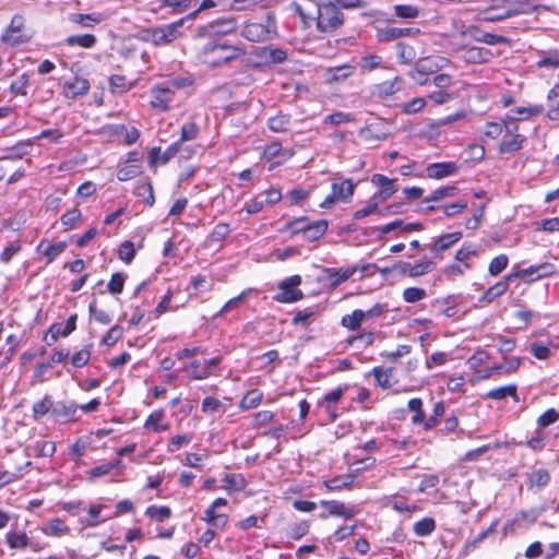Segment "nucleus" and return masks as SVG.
<instances>
[{
    "mask_svg": "<svg viewBox=\"0 0 559 559\" xmlns=\"http://www.w3.org/2000/svg\"><path fill=\"white\" fill-rule=\"evenodd\" d=\"M191 75L170 78L150 90V106L158 112L170 110L177 103V92L193 84Z\"/></svg>",
    "mask_w": 559,
    "mask_h": 559,
    "instance_id": "obj_1",
    "label": "nucleus"
},
{
    "mask_svg": "<svg viewBox=\"0 0 559 559\" xmlns=\"http://www.w3.org/2000/svg\"><path fill=\"white\" fill-rule=\"evenodd\" d=\"M243 53L238 46L228 44L223 39H207L199 49V60L212 68L225 64Z\"/></svg>",
    "mask_w": 559,
    "mask_h": 559,
    "instance_id": "obj_2",
    "label": "nucleus"
},
{
    "mask_svg": "<svg viewBox=\"0 0 559 559\" xmlns=\"http://www.w3.org/2000/svg\"><path fill=\"white\" fill-rule=\"evenodd\" d=\"M344 23V14L329 0H320L316 5V26L321 33H333Z\"/></svg>",
    "mask_w": 559,
    "mask_h": 559,
    "instance_id": "obj_3",
    "label": "nucleus"
},
{
    "mask_svg": "<svg viewBox=\"0 0 559 559\" xmlns=\"http://www.w3.org/2000/svg\"><path fill=\"white\" fill-rule=\"evenodd\" d=\"M241 35L253 43L270 40L277 35L274 16L269 13L262 22L248 23L241 31Z\"/></svg>",
    "mask_w": 559,
    "mask_h": 559,
    "instance_id": "obj_4",
    "label": "nucleus"
},
{
    "mask_svg": "<svg viewBox=\"0 0 559 559\" xmlns=\"http://www.w3.org/2000/svg\"><path fill=\"white\" fill-rule=\"evenodd\" d=\"M237 28V21L234 16H225L199 26L197 36L207 39H222L223 36L231 34Z\"/></svg>",
    "mask_w": 559,
    "mask_h": 559,
    "instance_id": "obj_5",
    "label": "nucleus"
},
{
    "mask_svg": "<svg viewBox=\"0 0 559 559\" xmlns=\"http://www.w3.org/2000/svg\"><path fill=\"white\" fill-rule=\"evenodd\" d=\"M186 22V19L182 17L176 22L165 24L152 29L147 31L150 36V40L155 46H164L173 43L177 38L181 37L182 32L181 28Z\"/></svg>",
    "mask_w": 559,
    "mask_h": 559,
    "instance_id": "obj_6",
    "label": "nucleus"
},
{
    "mask_svg": "<svg viewBox=\"0 0 559 559\" xmlns=\"http://www.w3.org/2000/svg\"><path fill=\"white\" fill-rule=\"evenodd\" d=\"M301 284L300 275H292L278 283V293L274 296V300L283 304L296 302L304 297V293L299 289Z\"/></svg>",
    "mask_w": 559,
    "mask_h": 559,
    "instance_id": "obj_7",
    "label": "nucleus"
},
{
    "mask_svg": "<svg viewBox=\"0 0 559 559\" xmlns=\"http://www.w3.org/2000/svg\"><path fill=\"white\" fill-rule=\"evenodd\" d=\"M331 189V193L320 203L321 209H331L337 202H349L355 185L352 179H344L341 182H332Z\"/></svg>",
    "mask_w": 559,
    "mask_h": 559,
    "instance_id": "obj_8",
    "label": "nucleus"
},
{
    "mask_svg": "<svg viewBox=\"0 0 559 559\" xmlns=\"http://www.w3.org/2000/svg\"><path fill=\"white\" fill-rule=\"evenodd\" d=\"M539 516V512L535 509L518 511L514 516L508 520L502 527V535L514 534L519 530H527L533 525Z\"/></svg>",
    "mask_w": 559,
    "mask_h": 559,
    "instance_id": "obj_9",
    "label": "nucleus"
},
{
    "mask_svg": "<svg viewBox=\"0 0 559 559\" xmlns=\"http://www.w3.org/2000/svg\"><path fill=\"white\" fill-rule=\"evenodd\" d=\"M320 506L328 510V513H321L320 519L325 520L329 515L341 516L345 520L353 519L360 512L358 506H346L338 500H321Z\"/></svg>",
    "mask_w": 559,
    "mask_h": 559,
    "instance_id": "obj_10",
    "label": "nucleus"
},
{
    "mask_svg": "<svg viewBox=\"0 0 559 559\" xmlns=\"http://www.w3.org/2000/svg\"><path fill=\"white\" fill-rule=\"evenodd\" d=\"M395 267L399 269L397 272L402 275L418 277L432 272L436 269V263L431 260H421L416 263L400 261L395 263Z\"/></svg>",
    "mask_w": 559,
    "mask_h": 559,
    "instance_id": "obj_11",
    "label": "nucleus"
},
{
    "mask_svg": "<svg viewBox=\"0 0 559 559\" xmlns=\"http://www.w3.org/2000/svg\"><path fill=\"white\" fill-rule=\"evenodd\" d=\"M23 17L20 15L13 16L5 33L2 35V40L10 46H19L28 41V37L22 33Z\"/></svg>",
    "mask_w": 559,
    "mask_h": 559,
    "instance_id": "obj_12",
    "label": "nucleus"
},
{
    "mask_svg": "<svg viewBox=\"0 0 559 559\" xmlns=\"http://www.w3.org/2000/svg\"><path fill=\"white\" fill-rule=\"evenodd\" d=\"M555 272V266L551 263H540L538 265H531L511 273L514 278H527L528 281H536L543 277L550 276Z\"/></svg>",
    "mask_w": 559,
    "mask_h": 559,
    "instance_id": "obj_13",
    "label": "nucleus"
},
{
    "mask_svg": "<svg viewBox=\"0 0 559 559\" xmlns=\"http://www.w3.org/2000/svg\"><path fill=\"white\" fill-rule=\"evenodd\" d=\"M178 154L185 158L190 157V153L185 154L179 148V143H171L164 152H162L160 147H153L148 153V157L151 164L159 163L162 165H165Z\"/></svg>",
    "mask_w": 559,
    "mask_h": 559,
    "instance_id": "obj_14",
    "label": "nucleus"
},
{
    "mask_svg": "<svg viewBox=\"0 0 559 559\" xmlns=\"http://www.w3.org/2000/svg\"><path fill=\"white\" fill-rule=\"evenodd\" d=\"M459 169L460 167L455 162L432 163L426 167V174L430 179L440 180L455 175Z\"/></svg>",
    "mask_w": 559,
    "mask_h": 559,
    "instance_id": "obj_15",
    "label": "nucleus"
},
{
    "mask_svg": "<svg viewBox=\"0 0 559 559\" xmlns=\"http://www.w3.org/2000/svg\"><path fill=\"white\" fill-rule=\"evenodd\" d=\"M394 182L395 179H390L382 174H374L371 177V183L379 187L380 190L373 194V198L378 201H384L391 198L396 192Z\"/></svg>",
    "mask_w": 559,
    "mask_h": 559,
    "instance_id": "obj_16",
    "label": "nucleus"
},
{
    "mask_svg": "<svg viewBox=\"0 0 559 559\" xmlns=\"http://www.w3.org/2000/svg\"><path fill=\"white\" fill-rule=\"evenodd\" d=\"M90 90V82L84 79L76 76L73 80L67 81L62 87V94L66 98L74 99L76 97L85 95Z\"/></svg>",
    "mask_w": 559,
    "mask_h": 559,
    "instance_id": "obj_17",
    "label": "nucleus"
},
{
    "mask_svg": "<svg viewBox=\"0 0 559 559\" xmlns=\"http://www.w3.org/2000/svg\"><path fill=\"white\" fill-rule=\"evenodd\" d=\"M67 249L64 241L51 243L47 239H43L36 247V252L46 258L47 264L51 263Z\"/></svg>",
    "mask_w": 559,
    "mask_h": 559,
    "instance_id": "obj_18",
    "label": "nucleus"
},
{
    "mask_svg": "<svg viewBox=\"0 0 559 559\" xmlns=\"http://www.w3.org/2000/svg\"><path fill=\"white\" fill-rule=\"evenodd\" d=\"M105 20V16L100 12H92L87 14L83 13H71L69 15V21L72 24H75L82 28H93L97 24L102 23Z\"/></svg>",
    "mask_w": 559,
    "mask_h": 559,
    "instance_id": "obj_19",
    "label": "nucleus"
},
{
    "mask_svg": "<svg viewBox=\"0 0 559 559\" xmlns=\"http://www.w3.org/2000/svg\"><path fill=\"white\" fill-rule=\"evenodd\" d=\"M462 237L463 234L461 231L443 234L430 245V251L433 254H439L450 249L454 243L459 242Z\"/></svg>",
    "mask_w": 559,
    "mask_h": 559,
    "instance_id": "obj_20",
    "label": "nucleus"
},
{
    "mask_svg": "<svg viewBox=\"0 0 559 559\" xmlns=\"http://www.w3.org/2000/svg\"><path fill=\"white\" fill-rule=\"evenodd\" d=\"M419 33V28L414 27H388L378 32V39L380 41H391L405 36H415Z\"/></svg>",
    "mask_w": 559,
    "mask_h": 559,
    "instance_id": "obj_21",
    "label": "nucleus"
},
{
    "mask_svg": "<svg viewBox=\"0 0 559 559\" xmlns=\"http://www.w3.org/2000/svg\"><path fill=\"white\" fill-rule=\"evenodd\" d=\"M5 544L10 549L24 550L31 545V538L24 531L10 530L5 534Z\"/></svg>",
    "mask_w": 559,
    "mask_h": 559,
    "instance_id": "obj_22",
    "label": "nucleus"
},
{
    "mask_svg": "<svg viewBox=\"0 0 559 559\" xmlns=\"http://www.w3.org/2000/svg\"><path fill=\"white\" fill-rule=\"evenodd\" d=\"M199 133L200 127L194 121H188L181 126L180 138L175 143H179V148L185 154H191V151H188V146H185V142L195 140Z\"/></svg>",
    "mask_w": 559,
    "mask_h": 559,
    "instance_id": "obj_23",
    "label": "nucleus"
},
{
    "mask_svg": "<svg viewBox=\"0 0 559 559\" xmlns=\"http://www.w3.org/2000/svg\"><path fill=\"white\" fill-rule=\"evenodd\" d=\"M164 420H165L164 409H156L147 416L146 420L144 421L143 428L147 429V430H152L153 432H156V433L167 431L169 429V425L164 423Z\"/></svg>",
    "mask_w": 559,
    "mask_h": 559,
    "instance_id": "obj_24",
    "label": "nucleus"
},
{
    "mask_svg": "<svg viewBox=\"0 0 559 559\" xmlns=\"http://www.w3.org/2000/svg\"><path fill=\"white\" fill-rule=\"evenodd\" d=\"M444 62H447V59L441 57H427L419 59L415 66L417 67V72L431 75L441 69Z\"/></svg>",
    "mask_w": 559,
    "mask_h": 559,
    "instance_id": "obj_25",
    "label": "nucleus"
},
{
    "mask_svg": "<svg viewBox=\"0 0 559 559\" xmlns=\"http://www.w3.org/2000/svg\"><path fill=\"white\" fill-rule=\"evenodd\" d=\"M355 71V67L350 64H343L334 68H329L325 72V81L328 83H340L347 80Z\"/></svg>",
    "mask_w": 559,
    "mask_h": 559,
    "instance_id": "obj_26",
    "label": "nucleus"
},
{
    "mask_svg": "<svg viewBox=\"0 0 559 559\" xmlns=\"http://www.w3.org/2000/svg\"><path fill=\"white\" fill-rule=\"evenodd\" d=\"M40 531L44 535L52 537H61L70 533L69 526L63 520L59 518L49 520L47 524L40 528Z\"/></svg>",
    "mask_w": 559,
    "mask_h": 559,
    "instance_id": "obj_27",
    "label": "nucleus"
},
{
    "mask_svg": "<svg viewBox=\"0 0 559 559\" xmlns=\"http://www.w3.org/2000/svg\"><path fill=\"white\" fill-rule=\"evenodd\" d=\"M354 481H355V475L344 474V475H337L330 479H325L323 481V485L329 491H338L342 489L350 488L352 485L354 484Z\"/></svg>",
    "mask_w": 559,
    "mask_h": 559,
    "instance_id": "obj_28",
    "label": "nucleus"
},
{
    "mask_svg": "<svg viewBox=\"0 0 559 559\" xmlns=\"http://www.w3.org/2000/svg\"><path fill=\"white\" fill-rule=\"evenodd\" d=\"M526 142L525 135H513L511 138L503 139L498 147L500 154H512L523 148Z\"/></svg>",
    "mask_w": 559,
    "mask_h": 559,
    "instance_id": "obj_29",
    "label": "nucleus"
},
{
    "mask_svg": "<svg viewBox=\"0 0 559 559\" xmlns=\"http://www.w3.org/2000/svg\"><path fill=\"white\" fill-rule=\"evenodd\" d=\"M460 189L456 186H443L433 190L428 197L424 199V203L440 202L447 198L456 197Z\"/></svg>",
    "mask_w": 559,
    "mask_h": 559,
    "instance_id": "obj_30",
    "label": "nucleus"
},
{
    "mask_svg": "<svg viewBox=\"0 0 559 559\" xmlns=\"http://www.w3.org/2000/svg\"><path fill=\"white\" fill-rule=\"evenodd\" d=\"M404 82L400 76L393 80L384 81L376 86V92L380 97H389L403 88Z\"/></svg>",
    "mask_w": 559,
    "mask_h": 559,
    "instance_id": "obj_31",
    "label": "nucleus"
},
{
    "mask_svg": "<svg viewBox=\"0 0 559 559\" xmlns=\"http://www.w3.org/2000/svg\"><path fill=\"white\" fill-rule=\"evenodd\" d=\"M329 223L326 219H319L307 225L305 230V239L316 241L320 239L328 230Z\"/></svg>",
    "mask_w": 559,
    "mask_h": 559,
    "instance_id": "obj_32",
    "label": "nucleus"
},
{
    "mask_svg": "<svg viewBox=\"0 0 559 559\" xmlns=\"http://www.w3.org/2000/svg\"><path fill=\"white\" fill-rule=\"evenodd\" d=\"M97 43V38L93 34H81V35H71L64 39V45L68 47L79 46L82 48H93Z\"/></svg>",
    "mask_w": 559,
    "mask_h": 559,
    "instance_id": "obj_33",
    "label": "nucleus"
},
{
    "mask_svg": "<svg viewBox=\"0 0 559 559\" xmlns=\"http://www.w3.org/2000/svg\"><path fill=\"white\" fill-rule=\"evenodd\" d=\"M357 271L356 266H348L346 269L329 267L325 273L330 278H333L332 287H336L341 283L350 278Z\"/></svg>",
    "mask_w": 559,
    "mask_h": 559,
    "instance_id": "obj_34",
    "label": "nucleus"
},
{
    "mask_svg": "<svg viewBox=\"0 0 559 559\" xmlns=\"http://www.w3.org/2000/svg\"><path fill=\"white\" fill-rule=\"evenodd\" d=\"M112 134L122 138L127 145L134 144L140 138V131L135 127L128 128L124 124L115 126Z\"/></svg>",
    "mask_w": 559,
    "mask_h": 559,
    "instance_id": "obj_35",
    "label": "nucleus"
},
{
    "mask_svg": "<svg viewBox=\"0 0 559 559\" xmlns=\"http://www.w3.org/2000/svg\"><path fill=\"white\" fill-rule=\"evenodd\" d=\"M189 378L192 380H204L215 374L214 371H209L205 361L193 360L187 368Z\"/></svg>",
    "mask_w": 559,
    "mask_h": 559,
    "instance_id": "obj_36",
    "label": "nucleus"
},
{
    "mask_svg": "<svg viewBox=\"0 0 559 559\" xmlns=\"http://www.w3.org/2000/svg\"><path fill=\"white\" fill-rule=\"evenodd\" d=\"M134 193L136 197L141 198L146 205H148V206L154 205V203H155L154 190H153V186L150 181H147V180L139 181L135 185Z\"/></svg>",
    "mask_w": 559,
    "mask_h": 559,
    "instance_id": "obj_37",
    "label": "nucleus"
},
{
    "mask_svg": "<svg viewBox=\"0 0 559 559\" xmlns=\"http://www.w3.org/2000/svg\"><path fill=\"white\" fill-rule=\"evenodd\" d=\"M78 405L73 402L58 403L52 408V416L57 419L71 420L76 414Z\"/></svg>",
    "mask_w": 559,
    "mask_h": 559,
    "instance_id": "obj_38",
    "label": "nucleus"
},
{
    "mask_svg": "<svg viewBox=\"0 0 559 559\" xmlns=\"http://www.w3.org/2000/svg\"><path fill=\"white\" fill-rule=\"evenodd\" d=\"M144 513L148 519L158 523L168 520L173 514L171 509L169 507L154 504L148 506L145 509Z\"/></svg>",
    "mask_w": 559,
    "mask_h": 559,
    "instance_id": "obj_39",
    "label": "nucleus"
},
{
    "mask_svg": "<svg viewBox=\"0 0 559 559\" xmlns=\"http://www.w3.org/2000/svg\"><path fill=\"white\" fill-rule=\"evenodd\" d=\"M492 56V52L484 47H471L466 51V60L473 63L488 62Z\"/></svg>",
    "mask_w": 559,
    "mask_h": 559,
    "instance_id": "obj_40",
    "label": "nucleus"
},
{
    "mask_svg": "<svg viewBox=\"0 0 559 559\" xmlns=\"http://www.w3.org/2000/svg\"><path fill=\"white\" fill-rule=\"evenodd\" d=\"M290 116L278 114L276 116L270 117L267 120V127L273 132H286L290 127Z\"/></svg>",
    "mask_w": 559,
    "mask_h": 559,
    "instance_id": "obj_41",
    "label": "nucleus"
},
{
    "mask_svg": "<svg viewBox=\"0 0 559 559\" xmlns=\"http://www.w3.org/2000/svg\"><path fill=\"white\" fill-rule=\"evenodd\" d=\"M364 318V310L356 309L350 314H346L342 318V325L350 331H356L360 328Z\"/></svg>",
    "mask_w": 559,
    "mask_h": 559,
    "instance_id": "obj_42",
    "label": "nucleus"
},
{
    "mask_svg": "<svg viewBox=\"0 0 559 559\" xmlns=\"http://www.w3.org/2000/svg\"><path fill=\"white\" fill-rule=\"evenodd\" d=\"M372 374L376 379V382L382 389H390L392 386V369L391 368H382L374 367L372 369Z\"/></svg>",
    "mask_w": 559,
    "mask_h": 559,
    "instance_id": "obj_43",
    "label": "nucleus"
},
{
    "mask_svg": "<svg viewBox=\"0 0 559 559\" xmlns=\"http://www.w3.org/2000/svg\"><path fill=\"white\" fill-rule=\"evenodd\" d=\"M413 530L418 537L428 536L435 532L436 521L432 518H424L414 524Z\"/></svg>",
    "mask_w": 559,
    "mask_h": 559,
    "instance_id": "obj_44",
    "label": "nucleus"
},
{
    "mask_svg": "<svg viewBox=\"0 0 559 559\" xmlns=\"http://www.w3.org/2000/svg\"><path fill=\"white\" fill-rule=\"evenodd\" d=\"M513 281V277H511V273L507 275L503 281L496 283L493 286L489 287L488 290L485 293V298L491 301L492 299L502 296L508 287L509 283Z\"/></svg>",
    "mask_w": 559,
    "mask_h": 559,
    "instance_id": "obj_45",
    "label": "nucleus"
},
{
    "mask_svg": "<svg viewBox=\"0 0 559 559\" xmlns=\"http://www.w3.org/2000/svg\"><path fill=\"white\" fill-rule=\"evenodd\" d=\"M263 394L258 390L249 391L240 401L239 407L243 411L255 408L262 402Z\"/></svg>",
    "mask_w": 559,
    "mask_h": 559,
    "instance_id": "obj_46",
    "label": "nucleus"
},
{
    "mask_svg": "<svg viewBox=\"0 0 559 559\" xmlns=\"http://www.w3.org/2000/svg\"><path fill=\"white\" fill-rule=\"evenodd\" d=\"M516 389L515 384L499 386L488 391L485 397L490 400H503L507 396H516Z\"/></svg>",
    "mask_w": 559,
    "mask_h": 559,
    "instance_id": "obj_47",
    "label": "nucleus"
},
{
    "mask_svg": "<svg viewBox=\"0 0 559 559\" xmlns=\"http://www.w3.org/2000/svg\"><path fill=\"white\" fill-rule=\"evenodd\" d=\"M397 59L403 64H408L416 58V51L414 47L406 45L403 41L396 44Z\"/></svg>",
    "mask_w": 559,
    "mask_h": 559,
    "instance_id": "obj_48",
    "label": "nucleus"
},
{
    "mask_svg": "<svg viewBox=\"0 0 559 559\" xmlns=\"http://www.w3.org/2000/svg\"><path fill=\"white\" fill-rule=\"evenodd\" d=\"M504 8L519 10V14L527 13L535 8L537 0H502Z\"/></svg>",
    "mask_w": 559,
    "mask_h": 559,
    "instance_id": "obj_49",
    "label": "nucleus"
},
{
    "mask_svg": "<svg viewBox=\"0 0 559 559\" xmlns=\"http://www.w3.org/2000/svg\"><path fill=\"white\" fill-rule=\"evenodd\" d=\"M226 489L240 491L247 486L246 478L241 474H226L224 477Z\"/></svg>",
    "mask_w": 559,
    "mask_h": 559,
    "instance_id": "obj_50",
    "label": "nucleus"
},
{
    "mask_svg": "<svg viewBox=\"0 0 559 559\" xmlns=\"http://www.w3.org/2000/svg\"><path fill=\"white\" fill-rule=\"evenodd\" d=\"M393 10L400 19L414 20L419 15V9L412 4H396Z\"/></svg>",
    "mask_w": 559,
    "mask_h": 559,
    "instance_id": "obj_51",
    "label": "nucleus"
},
{
    "mask_svg": "<svg viewBox=\"0 0 559 559\" xmlns=\"http://www.w3.org/2000/svg\"><path fill=\"white\" fill-rule=\"evenodd\" d=\"M355 120V115L352 112L336 111L328 115L324 118L325 124L338 126L342 123H348Z\"/></svg>",
    "mask_w": 559,
    "mask_h": 559,
    "instance_id": "obj_52",
    "label": "nucleus"
},
{
    "mask_svg": "<svg viewBox=\"0 0 559 559\" xmlns=\"http://www.w3.org/2000/svg\"><path fill=\"white\" fill-rule=\"evenodd\" d=\"M127 280V274L122 272H117L111 275V278L107 285L108 292L112 295L121 294L123 290L124 282Z\"/></svg>",
    "mask_w": 559,
    "mask_h": 559,
    "instance_id": "obj_53",
    "label": "nucleus"
},
{
    "mask_svg": "<svg viewBox=\"0 0 559 559\" xmlns=\"http://www.w3.org/2000/svg\"><path fill=\"white\" fill-rule=\"evenodd\" d=\"M193 439V433L177 435L170 438L167 451L174 453L182 447L188 445Z\"/></svg>",
    "mask_w": 559,
    "mask_h": 559,
    "instance_id": "obj_54",
    "label": "nucleus"
},
{
    "mask_svg": "<svg viewBox=\"0 0 559 559\" xmlns=\"http://www.w3.org/2000/svg\"><path fill=\"white\" fill-rule=\"evenodd\" d=\"M490 359V355L485 349L478 348L475 353L467 359V364L471 369L474 371L478 370L480 366L486 364Z\"/></svg>",
    "mask_w": 559,
    "mask_h": 559,
    "instance_id": "obj_55",
    "label": "nucleus"
},
{
    "mask_svg": "<svg viewBox=\"0 0 559 559\" xmlns=\"http://www.w3.org/2000/svg\"><path fill=\"white\" fill-rule=\"evenodd\" d=\"M253 289L252 288H248V289H245L243 292H241L238 296L229 299L223 307L222 309L218 311V313L215 316L218 317V316H222L228 311H230L231 309L234 308H237L241 302H243L246 300V298L248 297V295L250 293H252Z\"/></svg>",
    "mask_w": 559,
    "mask_h": 559,
    "instance_id": "obj_56",
    "label": "nucleus"
},
{
    "mask_svg": "<svg viewBox=\"0 0 559 559\" xmlns=\"http://www.w3.org/2000/svg\"><path fill=\"white\" fill-rule=\"evenodd\" d=\"M538 68H559V50L554 49L544 52V56L537 61Z\"/></svg>",
    "mask_w": 559,
    "mask_h": 559,
    "instance_id": "obj_57",
    "label": "nucleus"
},
{
    "mask_svg": "<svg viewBox=\"0 0 559 559\" xmlns=\"http://www.w3.org/2000/svg\"><path fill=\"white\" fill-rule=\"evenodd\" d=\"M82 213L78 207L71 209L67 211L60 217L61 224L64 226L66 230L72 229L75 224L81 219Z\"/></svg>",
    "mask_w": 559,
    "mask_h": 559,
    "instance_id": "obj_58",
    "label": "nucleus"
},
{
    "mask_svg": "<svg viewBox=\"0 0 559 559\" xmlns=\"http://www.w3.org/2000/svg\"><path fill=\"white\" fill-rule=\"evenodd\" d=\"M102 510V504H92L88 508V516L83 521V524L87 527H95L103 523L105 520L99 518Z\"/></svg>",
    "mask_w": 559,
    "mask_h": 559,
    "instance_id": "obj_59",
    "label": "nucleus"
},
{
    "mask_svg": "<svg viewBox=\"0 0 559 559\" xmlns=\"http://www.w3.org/2000/svg\"><path fill=\"white\" fill-rule=\"evenodd\" d=\"M52 408H53V402L51 401L50 396L46 395L43 400L36 402L33 405L34 418L44 416V415L48 414L50 411L52 412Z\"/></svg>",
    "mask_w": 559,
    "mask_h": 559,
    "instance_id": "obj_60",
    "label": "nucleus"
},
{
    "mask_svg": "<svg viewBox=\"0 0 559 559\" xmlns=\"http://www.w3.org/2000/svg\"><path fill=\"white\" fill-rule=\"evenodd\" d=\"M427 293L424 288L419 287H408L403 292V299L408 304H415L425 299Z\"/></svg>",
    "mask_w": 559,
    "mask_h": 559,
    "instance_id": "obj_61",
    "label": "nucleus"
},
{
    "mask_svg": "<svg viewBox=\"0 0 559 559\" xmlns=\"http://www.w3.org/2000/svg\"><path fill=\"white\" fill-rule=\"evenodd\" d=\"M28 74H21L15 81H13L10 85V92L14 95L25 96L27 94V85H28Z\"/></svg>",
    "mask_w": 559,
    "mask_h": 559,
    "instance_id": "obj_62",
    "label": "nucleus"
},
{
    "mask_svg": "<svg viewBox=\"0 0 559 559\" xmlns=\"http://www.w3.org/2000/svg\"><path fill=\"white\" fill-rule=\"evenodd\" d=\"M518 121H519V117H516L514 115L507 114L504 116V118L502 119V124H503V131L506 132V135H511V136L521 135L519 133Z\"/></svg>",
    "mask_w": 559,
    "mask_h": 559,
    "instance_id": "obj_63",
    "label": "nucleus"
},
{
    "mask_svg": "<svg viewBox=\"0 0 559 559\" xmlns=\"http://www.w3.org/2000/svg\"><path fill=\"white\" fill-rule=\"evenodd\" d=\"M509 259L506 254L495 257L489 263L488 272L492 276L499 275L507 266Z\"/></svg>",
    "mask_w": 559,
    "mask_h": 559,
    "instance_id": "obj_64",
    "label": "nucleus"
}]
</instances>
